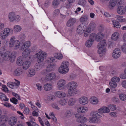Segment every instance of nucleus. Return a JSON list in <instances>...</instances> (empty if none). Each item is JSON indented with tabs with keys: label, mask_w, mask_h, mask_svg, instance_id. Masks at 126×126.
<instances>
[{
	"label": "nucleus",
	"mask_w": 126,
	"mask_h": 126,
	"mask_svg": "<svg viewBox=\"0 0 126 126\" xmlns=\"http://www.w3.org/2000/svg\"><path fill=\"white\" fill-rule=\"evenodd\" d=\"M69 65V63L67 61L63 62L59 69V72L62 74H65L67 73L69 70L68 68Z\"/></svg>",
	"instance_id": "obj_1"
},
{
	"label": "nucleus",
	"mask_w": 126,
	"mask_h": 126,
	"mask_svg": "<svg viewBox=\"0 0 126 126\" xmlns=\"http://www.w3.org/2000/svg\"><path fill=\"white\" fill-rule=\"evenodd\" d=\"M15 38L14 36H12L9 42V47H14L15 49H18L20 46V43L19 41L17 40H15Z\"/></svg>",
	"instance_id": "obj_2"
},
{
	"label": "nucleus",
	"mask_w": 126,
	"mask_h": 126,
	"mask_svg": "<svg viewBox=\"0 0 126 126\" xmlns=\"http://www.w3.org/2000/svg\"><path fill=\"white\" fill-rule=\"evenodd\" d=\"M42 52V51H40L36 54V56L37 59V61L38 63L42 62L47 56V55L46 53Z\"/></svg>",
	"instance_id": "obj_3"
},
{
	"label": "nucleus",
	"mask_w": 126,
	"mask_h": 126,
	"mask_svg": "<svg viewBox=\"0 0 126 126\" xmlns=\"http://www.w3.org/2000/svg\"><path fill=\"white\" fill-rule=\"evenodd\" d=\"M16 82H8L7 83V86L10 88L14 89H16L20 85V82L16 80Z\"/></svg>",
	"instance_id": "obj_4"
},
{
	"label": "nucleus",
	"mask_w": 126,
	"mask_h": 126,
	"mask_svg": "<svg viewBox=\"0 0 126 126\" xmlns=\"http://www.w3.org/2000/svg\"><path fill=\"white\" fill-rule=\"evenodd\" d=\"M75 117L77 118L76 121L79 123L85 122L87 121V119L85 117L79 116V113H77Z\"/></svg>",
	"instance_id": "obj_5"
},
{
	"label": "nucleus",
	"mask_w": 126,
	"mask_h": 126,
	"mask_svg": "<svg viewBox=\"0 0 126 126\" xmlns=\"http://www.w3.org/2000/svg\"><path fill=\"white\" fill-rule=\"evenodd\" d=\"M66 81L63 79H61L58 81L57 84L58 88L60 89H63L65 87Z\"/></svg>",
	"instance_id": "obj_6"
},
{
	"label": "nucleus",
	"mask_w": 126,
	"mask_h": 126,
	"mask_svg": "<svg viewBox=\"0 0 126 126\" xmlns=\"http://www.w3.org/2000/svg\"><path fill=\"white\" fill-rule=\"evenodd\" d=\"M89 120L91 123H99L101 121L100 119L97 116H91L90 117Z\"/></svg>",
	"instance_id": "obj_7"
},
{
	"label": "nucleus",
	"mask_w": 126,
	"mask_h": 126,
	"mask_svg": "<svg viewBox=\"0 0 126 126\" xmlns=\"http://www.w3.org/2000/svg\"><path fill=\"white\" fill-rule=\"evenodd\" d=\"M25 72V71L22 68L20 67L16 69L14 71V75L19 76Z\"/></svg>",
	"instance_id": "obj_8"
},
{
	"label": "nucleus",
	"mask_w": 126,
	"mask_h": 126,
	"mask_svg": "<svg viewBox=\"0 0 126 126\" xmlns=\"http://www.w3.org/2000/svg\"><path fill=\"white\" fill-rule=\"evenodd\" d=\"M17 120L16 118L14 117H11L8 119V122L9 125L13 126L16 123Z\"/></svg>",
	"instance_id": "obj_9"
},
{
	"label": "nucleus",
	"mask_w": 126,
	"mask_h": 126,
	"mask_svg": "<svg viewBox=\"0 0 126 126\" xmlns=\"http://www.w3.org/2000/svg\"><path fill=\"white\" fill-rule=\"evenodd\" d=\"M120 50L119 48H117L114 50L112 57L114 58H117L120 56Z\"/></svg>",
	"instance_id": "obj_10"
},
{
	"label": "nucleus",
	"mask_w": 126,
	"mask_h": 126,
	"mask_svg": "<svg viewBox=\"0 0 126 126\" xmlns=\"http://www.w3.org/2000/svg\"><path fill=\"white\" fill-rule=\"evenodd\" d=\"M77 85V83L74 81L69 82L67 85L69 89H76Z\"/></svg>",
	"instance_id": "obj_11"
},
{
	"label": "nucleus",
	"mask_w": 126,
	"mask_h": 126,
	"mask_svg": "<svg viewBox=\"0 0 126 126\" xmlns=\"http://www.w3.org/2000/svg\"><path fill=\"white\" fill-rule=\"evenodd\" d=\"M88 98L86 97H82L80 98L79 100V103L82 105H85L88 102Z\"/></svg>",
	"instance_id": "obj_12"
},
{
	"label": "nucleus",
	"mask_w": 126,
	"mask_h": 126,
	"mask_svg": "<svg viewBox=\"0 0 126 126\" xmlns=\"http://www.w3.org/2000/svg\"><path fill=\"white\" fill-rule=\"evenodd\" d=\"M31 65L30 61H26L24 62L22 64V69L25 71L28 69Z\"/></svg>",
	"instance_id": "obj_13"
},
{
	"label": "nucleus",
	"mask_w": 126,
	"mask_h": 126,
	"mask_svg": "<svg viewBox=\"0 0 126 126\" xmlns=\"http://www.w3.org/2000/svg\"><path fill=\"white\" fill-rule=\"evenodd\" d=\"M31 52L30 50L29 49H25L24 51L22 52V55L24 59H25L26 60V58H27V57L30 58V57H28Z\"/></svg>",
	"instance_id": "obj_14"
},
{
	"label": "nucleus",
	"mask_w": 126,
	"mask_h": 126,
	"mask_svg": "<svg viewBox=\"0 0 126 126\" xmlns=\"http://www.w3.org/2000/svg\"><path fill=\"white\" fill-rule=\"evenodd\" d=\"M98 111L100 113H108L110 112L109 109L106 107H103L98 110Z\"/></svg>",
	"instance_id": "obj_15"
},
{
	"label": "nucleus",
	"mask_w": 126,
	"mask_h": 126,
	"mask_svg": "<svg viewBox=\"0 0 126 126\" xmlns=\"http://www.w3.org/2000/svg\"><path fill=\"white\" fill-rule=\"evenodd\" d=\"M55 94L56 96L61 98L64 97L66 96V94L64 92L60 91L55 92Z\"/></svg>",
	"instance_id": "obj_16"
},
{
	"label": "nucleus",
	"mask_w": 126,
	"mask_h": 126,
	"mask_svg": "<svg viewBox=\"0 0 126 126\" xmlns=\"http://www.w3.org/2000/svg\"><path fill=\"white\" fill-rule=\"evenodd\" d=\"M11 54V52L8 51H7L6 53L2 54L1 55V56L4 60H9L10 56Z\"/></svg>",
	"instance_id": "obj_17"
},
{
	"label": "nucleus",
	"mask_w": 126,
	"mask_h": 126,
	"mask_svg": "<svg viewBox=\"0 0 126 126\" xmlns=\"http://www.w3.org/2000/svg\"><path fill=\"white\" fill-rule=\"evenodd\" d=\"M117 11L119 14L120 15L123 14L125 13L124 7L121 6H119L117 9Z\"/></svg>",
	"instance_id": "obj_18"
},
{
	"label": "nucleus",
	"mask_w": 126,
	"mask_h": 126,
	"mask_svg": "<svg viewBox=\"0 0 126 126\" xmlns=\"http://www.w3.org/2000/svg\"><path fill=\"white\" fill-rule=\"evenodd\" d=\"M98 47V52L99 54H102V55H100L101 57H102L103 56V55L105 53L106 49L105 48H104L99 47Z\"/></svg>",
	"instance_id": "obj_19"
},
{
	"label": "nucleus",
	"mask_w": 126,
	"mask_h": 126,
	"mask_svg": "<svg viewBox=\"0 0 126 126\" xmlns=\"http://www.w3.org/2000/svg\"><path fill=\"white\" fill-rule=\"evenodd\" d=\"M77 90L76 89H69L68 90V92L70 96H74L77 93Z\"/></svg>",
	"instance_id": "obj_20"
},
{
	"label": "nucleus",
	"mask_w": 126,
	"mask_h": 126,
	"mask_svg": "<svg viewBox=\"0 0 126 126\" xmlns=\"http://www.w3.org/2000/svg\"><path fill=\"white\" fill-rule=\"evenodd\" d=\"M90 115L91 116L93 117L97 116V115L101 117H103L104 116L103 113H100L98 111H93L91 112L90 113Z\"/></svg>",
	"instance_id": "obj_21"
},
{
	"label": "nucleus",
	"mask_w": 126,
	"mask_h": 126,
	"mask_svg": "<svg viewBox=\"0 0 126 126\" xmlns=\"http://www.w3.org/2000/svg\"><path fill=\"white\" fill-rule=\"evenodd\" d=\"M76 21V19L75 18H72L69 19L67 21L66 25L68 27H70L73 25Z\"/></svg>",
	"instance_id": "obj_22"
},
{
	"label": "nucleus",
	"mask_w": 126,
	"mask_h": 126,
	"mask_svg": "<svg viewBox=\"0 0 126 126\" xmlns=\"http://www.w3.org/2000/svg\"><path fill=\"white\" fill-rule=\"evenodd\" d=\"M31 44L29 41L26 42L21 47V49H29L28 48L30 46Z\"/></svg>",
	"instance_id": "obj_23"
},
{
	"label": "nucleus",
	"mask_w": 126,
	"mask_h": 126,
	"mask_svg": "<svg viewBox=\"0 0 126 126\" xmlns=\"http://www.w3.org/2000/svg\"><path fill=\"white\" fill-rule=\"evenodd\" d=\"M107 45L106 41L105 40H103L101 41L98 44L97 47L105 48L106 46Z\"/></svg>",
	"instance_id": "obj_24"
},
{
	"label": "nucleus",
	"mask_w": 126,
	"mask_h": 126,
	"mask_svg": "<svg viewBox=\"0 0 126 126\" xmlns=\"http://www.w3.org/2000/svg\"><path fill=\"white\" fill-rule=\"evenodd\" d=\"M14 12H10L8 15V17L10 21L11 22L14 21V19L15 16Z\"/></svg>",
	"instance_id": "obj_25"
},
{
	"label": "nucleus",
	"mask_w": 126,
	"mask_h": 126,
	"mask_svg": "<svg viewBox=\"0 0 126 126\" xmlns=\"http://www.w3.org/2000/svg\"><path fill=\"white\" fill-rule=\"evenodd\" d=\"M78 113L86 112L88 110V109L86 107H80L78 110Z\"/></svg>",
	"instance_id": "obj_26"
},
{
	"label": "nucleus",
	"mask_w": 126,
	"mask_h": 126,
	"mask_svg": "<svg viewBox=\"0 0 126 126\" xmlns=\"http://www.w3.org/2000/svg\"><path fill=\"white\" fill-rule=\"evenodd\" d=\"M88 16L87 15H82L80 19V21L81 23H84L87 21L88 19Z\"/></svg>",
	"instance_id": "obj_27"
},
{
	"label": "nucleus",
	"mask_w": 126,
	"mask_h": 126,
	"mask_svg": "<svg viewBox=\"0 0 126 126\" xmlns=\"http://www.w3.org/2000/svg\"><path fill=\"white\" fill-rule=\"evenodd\" d=\"M76 102V100L75 98H70L68 102V105L69 106H72L74 105Z\"/></svg>",
	"instance_id": "obj_28"
},
{
	"label": "nucleus",
	"mask_w": 126,
	"mask_h": 126,
	"mask_svg": "<svg viewBox=\"0 0 126 126\" xmlns=\"http://www.w3.org/2000/svg\"><path fill=\"white\" fill-rule=\"evenodd\" d=\"M90 101L93 104H97L98 103V100L97 98L95 97H92L90 100Z\"/></svg>",
	"instance_id": "obj_29"
},
{
	"label": "nucleus",
	"mask_w": 126,
	"mask_h": 126,
	"mask_svg": "<svg viewBox=\"0 0 126 126\" xmlns=\"http://www.w3.org/2000/svg\"><path fill=\"white\" fill-rule=\"evenodd\" d=\"M111 21L112 22V24L114 27H116L117 28H120L121 25L120 24L118 21H116L113 19H112Z\"/></svg>",
	"instance_id": "obj_30"
},
{
	"label": "nucleus",
	"mask_w": 126,
	"mask_h": 126,
	"mask_svg": "<svg viewBox=\"0 0 126 126\" xmlns=\"http://www.w3.org/2000/svg\"><path fill=\"white\" fill-rule=\"evenodd\" d=\"M103 36L104 35L102 33H99L96 35L95 37L96 40L97 41H99L103 38Z\"/></svg>",
	"instance_id": "obj_31"
},
{
	"label": "nucleus",
	"mask_w": 126,
	"mask_h": 126,
	"mask_svg": "<svg viewBox=\"0 0 126 126\" xmlns=\"http://www.w3.org/2000/svg\"><path fill=\"white\" fill-rule=\"evenodd\" d=\"M74 113L72 110H67L65 113V116L69 118L71 117L73 114Z\"/></svg>",
	"instance_id": "obj_32"
},
{
	"label": "nucleus",
	"mask_w": 126,
	"mask_h": 126,
	"mask_svg": "<svg viewBox=\"0 0 126 126\" xmlns=\"http://www.w3.org/2000/svg\"><path fill=\"white\" fill-rule=\"evenodd\" d=\"M119 37V33L117 32H114L112 35L111 38L114 41H116L117 40Z\"/></svg>",
	"instance_id": "obj_33"
},
{
	"label": "nucleus",
	"mask_w": 126,
	"mask_h": 126,
	"mask_svg": "<svg viewBox=\"0 0 126 126\" xmlns=\"http://www.w3.org/2000/svg\"><path fill=\"white\" fill-rule=\"evenodd\" d=\"M16 52H13L12 53L11 52V54H10L9 58V60L11 62H13L15 61L16 57Z\"/></svg>",
	"instance_id": "obj_34"
},
{
	"label": "nucleus",
	"mask_w": 126,
	"mask_h": 126,
	"mask_svg": "<svg viewBox=\"0 0 126 126\" xmlns=\"http://www.w3.org/2000/svg\"><path fill=\"white\" fill-rule=\"evenodd\" d=\"M24 59H24L23 57H18L16 62L17 64L19 66L21 65Z\"/></svg>",
	"instance_id": "obj_35"
},
{
	"label": "nucleus",
	"mask_w": 126,
	"mask_h": 126,
	"mask_svg": "<svg viewBox=\"0 0 126 126\" xmlns=\"http://www.w3.org/2000/svg\"><path fill=\"white\" fill-rule=\"evenodd\" d=\"M0 97L1 100L2 101H8V99L7 98L6 96L3 94L0 93Z\"/></svg>",
	"instance_id": "obj_36"
},
{
	"label": "nucleus",
	"mask_w": 126,
	"mask_h": 126,
	"mask_svg": "<svg viewBox=\"0 0 126 126\" xmlns=\"http://www.w3.org/2000/svg\"><path fill=\"white\" fill-rule=\"evenodd\" d=\"M52 87V85L48 83H47L44 85V89L46 91L50 90Z\"/></svg>",
	"instance_id": "obj_37"
},
{
	"label": "nucleus",
	"mask_w": 126,
	"mask_h": 126,
	"mask_svg": "<svg viewBox=\"0 0 126 126\" xmlns=\"http://www.w3.org/2000/svg\"><path fill=\"white\" fill-rule=\"evenodd\" d=\"M55 65L53 64H50L47 67V70L49 72L53 70L55 68Z\"/></svg>",
	"instance_id": "obj_38"
},
{
	"label": "nucleus",
	"mask_w": 126,
	"mask_h": 126,
	"mask_svg": "<svg viewBox=\"0 0 126 126\" xmlns=\"http://www.w3.org/2000/svg\"><path fill=\"white\" fill-rule=\"evenodd\" d=\"M93 42L89 39L87 40L85 43V45L88 47H90L91 46Z\"/></svg>",
	"instance_id": "obj_39"
},
{
	"label": "nucleus",
	"mask_w": 126,
	"mask_h": 126,
	"mask_svg": "<svg viewBox=\"0 0 126 126\" xmlns=\"http://www.w3.org/2000/svg\"><path fill=\"white\" fill-rule=\"evenodd\" d=\"M96 27V25L95 23L93 22H91L90 23L88 27L90 28V29L92 31L94 30Z\"/></svg>",
	"instance_id": "obj_40"
},
{
	"label": "nucleus",
	"mask_w": 126,
	"mask_h": 126,
	"mask_svg": "<svg viewBox=\"0 0 126 126\" xmlns=\"http://www.w3.org/2000/svg\"><path fill=\"white\" fill-rule=\"evenodd\" d=\"M21 27L18 25H15L14 28V31L15 32H18L21 31Z\"/></svg>",
	"instance_id": "obj_41"
},
{
	"label": "nucleus",
	"mask_w": 126,
	"mask_h": 126,
	"mask_svg": "<svg viewBox=\"0 0 126 126\" xmlns=\"http://www.w3.org/2000/svg\"><path fill=\"white\" fill-rule=\"evenodd\" d=\"M117 0H111L110 2L109 5L112 7H114L117 3Z\"/></svg>",
	"instance_id": "obj_42"
},
{
	"label": "nucleus",
	"mask_w": 126,
	"mask_h": 126,
	"mask_svg": "<svg viewBox=\"0 0 126 126\" xmlns=\"http://www.w3.org/2000/svg\"><path fill=\"white\" fill-rule=\"evenodd\" d=\"M67 102V100L65 99H61L59 101L60 104L62 106H64L66 105Z\"/></svg>",
	"instance_id": "obj_43"
},
{
	"label": "nucleus",
	"mask_w": 126,
	"mask_h": 126,
	"mask_svg": "<svg viewBox=\"0 0 126 126\" xmlns=\"http://www.w3.org/2000/svg\"><path fill=\"white\" fill-rule=\"evenodd\" d=\"M70 3L69 2L66 3L64 5V6L61 7L60 8V10L61 11L65 8H66L67 9L69 8L70 6Z\"/></svg>",
	"instance_id": "obj_44"
},
{
	"label": "nucleus",
	"mask_w": 126,
	"mask_h": 126,
	"mask_svg": "<svg viewBox=\"0 0 126 126\" xmlns=\"http://www.w3.org/2000/svg\"><path fill=\"white\" fill-rule=\"evenodd\" d=\"M49 79L51 80H52L55 79L56 77V74L55 73H50L49 75Z\"/></svg>",
	"instance_id": "obj_45"
},
{
	"label": "nucleus",
	"mask_w": 126,
	"mask_h": 126,
	"mask_svg": "<svg viewBox=\"0 0 126 126\" xmlns=\"http://www.w3.org/2000/svg\"><path fill=\"white\" fill-rule=\"evenodd\" d=\"M120 99L122 101L126 100V94H120L119 95Z\"/></svg>",
	"instance_id": "obj_46"
},
{
	"label": "nucleus",
	"mask_w": 126,
	"mask_h": 126,
	"mask_svg": "<svg viewBox=\"0 0 126 126\" xmlns=\"http://www.w3.org/2000/svg\"><path fill=\"white\" fill-rule=\"evenodd\" d=\"M55 57L58 59H61L63 58V56L62 54L59 53L55 54L54 55Z\"/></svg>",
	"instance_id": "obj_47"
},
{
	"label": "nucleus",
	"mask_w": 126,
	"mask_h": 126,
	"mask_svg": "<svg viewBox=\"0 0 126 126\" xmlns=\"http://www.w3.org/2000/svg\"><path fill=\"white\" fill-rule=\"evenodd\" d=\"M96 36V35L94 33H92L90 35L89 39L93 42Z\"/></svg>",
	"instance_id": "obj_48"
},
{
	"label": "nucleus",
	"mask_w": 126,
	"mask_h": 126,
	"mask_svg": "<svg viewBox=\"0 0 126 126\" xmlns=\"http://www.w3.org/2000/svg\"><path fill=\"white\" fill-rule=\"evenodd\" d=\"M59 4L58 0H54L52 2V5L54 7H56Z\"/></svg>",
	"instance_id": "obj_49"
},
{
	"label": "nucleus",
	"mask_w": 126,
	"mask_h": 126,
	"mask_svg": "<svg viewBox=\"0 0 126 126\" xmlns=\"http://www.w3.org/2000/svg\"><path fill=\"white\" fill-rule=\"evenodd\" d=\"M4 31V32L7 33L8 35L9 32L11 33H12L13 32V30L12 29H10L8 28L5 29Z\"/></svg>",
	"instance_id": "obj_50"
},
{
	"label": "nucleus",
	"mask_w": 126,
	"mask_h": 126,
	"mask_svg": "<svg viewBox=\"0 0 126 126\" xmlns=\"http://www.w3.org/2000/svg\"><path fill=\"white\" fill-rule=\"evenodd\" d=\"M120 80L119 78L118 77H113L111 79V81L114 82H119Z\"/></svg>",
	"instance_id": "obj_51"
},
{
	"label": "nucleus",
	"mask_w": 126,
	"mask_h": 126,
	"mask_svg": "<svg viewBox=\"0 0 126 126\" xmlns=\"http://www.w3.org/2000/svg\"><path fill=\"white\" fill-rule=\"evenodd\" d=\"M111 87H116L117 86V84L115 82L111 81L109 83Z\"/></svg>",
	"instance_id": "obj_52"
},
{
	"label": "nucleus",
	"mask_w": 126,
	"mask_h": 126,
	"mask_svg": "<svg viewBox=\"0 0 126 126\" xmlns=\"http://www.w3.org/2000/svg\"><path fill=\"white\" fill-rule=\"evenodd\" d=\"M29 72L30 77L33 76L35 74L34 70L32 69H31L29 70Z\"/></svg>",
	"instance_id": "obj_53"
},
{
	"label": "nucleus",
	"mask_w": 126,
	"mask_h": 126,
	"mask_svg": "<svg viewBox=\"0 0 126 126\" xmlns=\"http://www.w3.org/2000/svg\"><path fill=\"white\" fill-rule=\"evenodd\" d=\"M8 35V34L4 32V31L2 33H0V36L2 37V38L5 39L7 37Z\"/></svg>",
	"instance_id": "obj_54"
},
{
	"label": "nucleus",
	"mask_w": 126,
	"mask_h": 126,
	"mask_svg": "<svg viewBox=\"0 0 126 126\" xmlns=\"http://www.w3.org/2000/svg\"><path fill=\"white\" fill-rule=\"evenodd\" d=\"M6 119L5 118V116L4 115L1 116L0 117V123H1L0 122H1L2 123H4L6 121Z\"/></svg>",
	"instance_id": "obj_55"
},
{
	"label": "nucleus",
	"mask_w": 126,
	"mask_h": 126,
	"mask_svg": "<svg viewBox=\"0 0 126 126\" xmlns=\"http://www.w3.org/2000/svg\"><path fill=\"white\" fill-rule=\"evenodd\" d=\"M117 1L118 2L117 4L118 6L119 5L120 6H121V5H123L124 4V0H117Z\"/></svg>",
	"instance_id": "obj_56"
},
{
	"label": "nucleus",
	"mask_w": 126,
	"mask_h": 126,
	"mask_svg": "<svg viewBox=\"0 0 126 126\" xmlns=\"http://www.w3.org/2000/svg\"><path fill=\"white\" fill-rule=\"evenodd\" d=\"M121 48L123 52L125 53H126V44H124V45L121 46Z\"/></svg>",
	"instance_id": "obj_57"
},
{
	"label": "nucleus",
	"mask_w": 126,
	"mask_h": 126,
	"mask_svg": "<svg viewBox=\"0 0 126 126\" xmlns=\"http://www.w3.org/2000/svg\"><path fill=\"white\" fill-rule=\"evenodd\" d=\"M109 108L111 110H114L116 109V107L115 105H109Z\"/></svg>",
	"instance_id": "obj_58"
},
{
	"label": "nucleus",
	"mask_w": 126,
	"mask_h": 126,
	"mask_svg": "<svg viewBox=\"0 0 126 126\" xmlns=\"http://www.w3.org/2000/svg\"><path fill=\"white\" fill-rule=\"evenodd\" d=\"M10 101L14 104H16L17 103L16 102H17V100L14 97H13L12 98L10 99Z\"/></svg>",
	"instance_id": "obj_59"
},
{
	"label": "nucleus",
	"mask_w": 126,
	"mask_h": 126,
	"mask_svg": "<svg viewBox=\"0 0 126 126\" xmlns=\"http://www.w3.org/2000/svg\"><path fill=\"white\" fill-rule=\"evenodd\" d=\"M54 60V59L53 58H49L46 61V62L47 63H49L52 62Z\"/></svg>",
	"instance_id": "obj_60"
},
{
	"label": "nucleus",
	"mask_w": 126,
	"mask_h": 126,
	"mask_svg": "<svg viewBox=\"0 0 126 126\" xmlns=\"http://www.w3.org/2000/svg\"><path fill=\"white\" fill-rule=\"evenodd\" d=\"M85 1L84 0H79L78 2L79 5H84L85 4Z\"/></svg>",
	"instance_id": "obj_61"
},
{
	"label": "nucleus",
	"mask_w": 126,
	"mask_h": 126,
	"mask_svg": "<svg viewBox=\"0 0 126 126\" xmlns=\"http://www.w3.org/2000/svg\"><path fill=\"white\" fill-rule=\"evenodd\" d=\"M59 10L58 9H56L55 10L53 13V15L54 16H56L58 15L59 13Z\"/></svg>",
	"instance_id": "obj_62"
},
{
	"label": "nucleus",
	"mask_w": 126,
	"mask_h": 126,
	"mask_svg": "<svg viewBox=\"0 0 126 126\" xmlns=\"http://www.w3.org/2000/svg\"><path fill=\"white\" fill-rule=\"evenodd\" d=\"M20 20V16L18 15L15 16V19H14V21H15L18 22Z\"/></svg>",
	"instance_id": "obj_63"
},
{
	"label": "nucleus",
	"mask_w": 126,
	"mask_h": 126,
	"mask_svg": "<svg viewBox=\"0 0 126 126\" xmlns=\"http://www.w3.org/2000/svg\"><path fill=\"white\" fill-rule=\"evenodd\" d=\"M122 79H126V74H120L119 76Z\"/></svg>",
	"instance_id": "obj_64"
}]
</instances>
